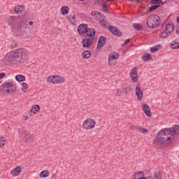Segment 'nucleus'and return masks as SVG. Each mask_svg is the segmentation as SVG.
I'll return each instance as SVG.
<instances>
[{
    "instance_id": "f257e3e1",
    "label": "nucleus",
    "mask_w": 179,
    "mask_h": 179,
    "mask_svg": "<svg viewBox=\"0 0 179 179\" xmlns=\"http://www.w3.org/2000/svg\"><path fill=\"white\" fill-rule=\"evenodd\" d=\"M24 61H26V49L20 48L11 50L6 54L2 62L5 66L9 65V64L19 66L22 64H24Z\"/></svg>"
},
{
    "instance_id": "f03ea898",
    "label": "nucleus",
    "mask_w": 179,
    "mask_h": 179,
    "mask_svg": "<svg viewBox=\"0 0 179 179\" xmlns=\"http://www.w3.org/2000/svg\"><path fill=\"white\" fill-rule=\"evenodd\" d=\"M10 26H13L14 29L18 31L19 34L26 36L30 29L27 24V20L23 16L16 17L15 16H10L9 20Z\"/></svg>"
},
{
    "instance_id": "7ed1b4c3",
    "label": "nucleus",
    "mask_w": 179,
    "mask_h": 179,
    "mask_svg": "<svg viewBox=\"0 0 179 179\" xmlns=\"http://www.w3.org/2000/svg\"><path fill=\"white\" fill-rule=\"evenodd\" d=\"M174 141L170 129H163L157 134V138L153 140V145L157 148H162V145H169Z\"/></svg>"
},
{
    "instance_id": "20e7f679",
    "label": "nucleus",
    "mask_w": 179,
    "mask_h": 179,
    "mask_svg": "<svg viewBox=\"0 0 179 179\" xmlns=\"http://www.w3.org/2000/svg\"><path fill=\"white\" fill-rule=\"evenodd\" d=\"M85 38L81 41L83 48H89L93 43H94V38L96 36V29L94 28L87 27L85 31Z\"/></svg>"
},
{
    "instance_id": "39448f33",
    "label": "nucleus",
    "mask_w": 179,
    "mask_h": 179,
    "mask_svg": "<svg viewBox=\"0 0 179 179\" xmlns=\"http://www.w3.org/2000/svg\"><path fill=\"white\" fill-rule=\"evenodd\" d=\"M0 90L3 93L13 94L16 92V84L13 81L5 82L0 87Z\"/></svg>"
},
{
    "instance_id": "423d86ee",
    "label": "nucleus",
    "mask_w": 179,
    "mask_h": 179,
    "mask_svg": "<svg viewBox=\"0 0 179 179\" xmlns=\"http://www.w3.org/2000/svg\"><path fill=\"white\" fill-rule=\"evenodd\" d=\"M160 23V17L157 15L152 14L147 18V25L150 29H156Z\"/></svg>"
},
{
    "instance_id": "0eeeda50",
    "label": "nucleus",
    "mask_w": 179,
    "mask_h": 179,
    "mask_svg": "<svg viewBox=\"0 0 179 179\" xmlns=\"http://www.w3.org/2000/svg\"><path fill=\"white\" fill-rule=\"evenodd\" d=\"M47 82L55 85V83H64L65 78L64 77H59L58 76H50L46 78Z\"/></svg>"
},
{
    "instance_id": "6e6552de",
    "label": "nucleus",
    "mask_w": 179,
    "mask_h": 179,
    "mask_svg": "<svg viewBox=\"0 0 179 179\" xmlns=\"http://www.w3.org/2000/svg\"><path fill=\"white\" fill-rule=\"evenodd\" d=\"M96 127V120L87 118L83 122V129H93Z\"/></svg>"
},
{
    "instance_id": "1a4fd4ad",
    "label": "nucleus",
    "mask_w": 179,
    "mask_h": 179,
    "mask_svg": "<svg viewBox=\"0 0 179 179\" xmlns=\"http://www.w3.org/2000/svg\"><path fill=\"white\" fill-rule=\"evenodd\" d=\"M130 78L134 83L138 81V69L136 66L133 67L130 71Z\"/></svg>"
},
{
    "instance_id": "9d476101",
    "label": "nucleus",
    "mask_w": 179,
    "mask_h": 179,
    "mask_svg": "<svg viewBox=\"0 0 179 179\" xmlns=\"http://www.w3.org/2000/svg\"><path fill=\"white\" fill-rule=\"evenodd\" d=\"M108 30L110 31L115 36H117V37H121L122 36V33L121 31L118 29L116 27H113V25H109L108 27Z\"/></svg>"
},
{
    "instance_id": "9b49d317",
    "label": "nucleus",
    "mask_w": 179,
    "mask_h": 179,
    "mask_svg": "<svg viewBox=\"0 0 179 179\" xmlns=\"http://www.w3.org/2000/svg\"><path fill=\"white\" fill-rule=\"evenodd\" d=\"M106 41H107V38H106L104 36H101L98 40L96 48L98 50H101V48L104 47V44H106Z\"/></svg>"
},
{
    "instance_id": "f8f14e48",
    "label": "nucleus",
    "mask_w": 179,
    "mask_h": 179,
    "mask_svg": "<svg viewBox=\"0 0 179 179\" xmlns=\"http://www.w3.org/2000/svg\"><path fill=\"white\" fill-rule=\"evenodd\" d=\"M136 96L138 101H142V99H143V92L139 85L136 87Z\"/></svg>"
},
{
    "instance_id": "ddd939ff",
    "label": "nucleus",
    "mask_w": 179,
    "mask_h": 179,
    "mask_svg": "<svg viewBox=\"0 0 179 179\" xmlns=\"http://www.w3.org/2000/svg\"><path fill=\"white\" fill-rule=\"evenodd\" d=\"M88 25L87 24H81L78 27V32L80 36L85 34V32L87 29Z\"/></svg>"
},
{
    "instance_id": "4468645a",
    "label": "nucleus",
    "mask_w": 179,
    "mask_h": 179,
    "mask_svg": "<svg viewBox=\"0 0 179 179\" xmlns=\"http://www.w3.org/2000/svg\"><path fill=\"white\" fill-rule=\"evenodd\" d=\"M142 110L145 113V115L148 117H152V111H150V108L148 104L143 103Z\"/></svg>"
},
{
    "instance_id": "2eb2a0df",
    "label": "nucleus",
    "mask_w": 179,
    "mask_h": 179,
    "mask_svg": "<svg viewBox=\"0 0 179 179\" xmlns=\"http://www.w3.org/2000/svg\"><path fill=\"white\" fill-rule=\"evenodd\" d=\"M20 173H22V166H20L15 167L10 171V174L13 177H17Z\"/></svg>"
},
{
    "instance_id": "dca6fc26",
    "label": "nucleus",
    "mask_w": 179,
    "mask_h": 179,
    "mask_svg": "<svg viewBox=\"0 0 179 179\" xmlns=\"http://www.w3.org/2000/svg\"><path fill=\"white\" fill-rule=\"evenodd\" d=\"M166 129L171 130V135H172V136H173V135L179 134V125H175L172 128H166Z\"/></svg>"
},
{
    "instance_id": "f3484780",
    "label": "nucleus",
    "mask_w": 179,
    "mask_h": 179,
    "mask_svg": "<svg viewBox=\"0 0 179 179\" xmlns=\"http://www.w3.org/2000/svg\"><path fill=\"white\" fill-rule=\"evenodd\" d=\"M24 141L28 145H31V143L33 142V135L30 134H27L24 137Z\"/></svg>"
},
{
    "instance_id": "a211bd4d",
    "label": "nucleus",
    "mask_w": 179,
    "mask_h": 179,
    "mask_svg": "<svg viewBox=\"0 0 179 179\" xmlns=\"http://www.w3.org/2000/svg\"><path fill=\"white\" fill-rule=\"evenodd\" d=\"M175 27H174V25L171 23H168L166 25V31H168V33H173V30H174Z\"/></svg>"
},
{
    "instance_id": "6ab92c4d",
    "label": "nucleus",
    "mask_w": 179,
    "mask_h": 179,
    "mask_svg": "<svg viewBox=\"0 0 179 179\" xmlns=\"http://www.w3.org/2000/svg\"><path fill=\"white\" fill-rule=\"evenodd\" d=\"M120 57V54L118 52H111L108 55V59H118V58Z\"/></svg>"
},
{
    "instance_id": "aec40b11",
    "label": "nucleus",
    "mask_w": 179,
    "mask_h": 179,
    "mask_svg": "<svg viewBox=\"0 0 179 179\" xmlns=\"http://www.w3.org/2000/svg\"><path fill=\"white\" fill-rule=\"evenodd\" d=\"M61 13L63 16H66V15H68V13H69V7L62 6L61 8Z\"/></svg>"
},
{
    "instance_id": "412c9836",
    "label": "nucleus",
    "mask_w": 179,
    "mask_h": 179,
    "mask_svg": "<svg viewBox=\"0 0 179 179\" xmlns=\"http://www.w3.org/2000/svg\"><path fill=\"white\" fill-rule=\"evenodd\" d=\"M170 48H172L173 50H178L179 43L176 41H173L172 42L170 43Z\"/></svg>"
},
{
    "instance_id": "4be33fe9",
    "label": "nucleus",
    "mask_w": 179,
    "mask_h": 179,
    "mask_svg": "<svg viewBox=\"0 0 179 179\" xmlns=\"http://www.w3.org/2000/svg\"><path fill=\"white\" fill-rule=\"evenodd\" d=\"M82 57L87 59L92 57V52H90V50H85L82 53Z\"/></svg>"
},
{
    "instance_id": "5701e85b",
    "label": "nucleus",
    "mask_w": 179,
    "mask_h": 179,
    "mask_svg": "<svg viewBox=\"0 0 179 179\" xmlns=\"http://www.w3.org/2000/svg\"><path fill=\"white\" fill-rule=\"evenodd\" d=\"M132 87L131 85H127V87H124L122 90L123 93L125 94H129L131 92H132Z\"/></svg>"
},
{
    "instance_id": "b1692460",
    "label": "nucleus",
    "mask_w": 179,
    "mask_h": 179,
    "mask_svg": "<svg viewBox=\"0 0 179 179\" xmlns=\"http://www.w3.org/2000/svg\"><path fill=\"white\" fill-rule=\"evenodd\" d=\"M36 111H37L38 113L40 111V105L33 106L29 112V115H31V114H30V113H33L34 114H36Z\"/></svg>"
},
{
    "instance_id": "393cba45",
    "label": "nucleus",
    "mask_w": 179,
    "mask_h": 179,
    "mask_svg": "<svg viewBox=\"0 0 179 179\" xmlns=\"http://www.w3.org/2000/svg\"><path fill=\"white\" fill-rule=\"evenodd\" d=\"M141 58L143 61H145V62L150 61V59H152V55H150V53H145L143 55Z\"/></svg>"
},
{
    "instance_id": "a878e982",
    "label": "nucleus",
    "mask_w": 179,
    "mask_h": 179,
    "mask_svg": "<svg viewBox=\"0 0 179 179\" xmlns=\"http://www.w3.org/2000/svg\"><path fill=\"white\" fill-rule=\"evenodd\" d=\"M15 80L17 82H24V80H26V77L22 74H18L15 76Z\"/></svg>"
},
{
    "instance_id": "bb28decb",
    "label": "nucleus",
    "mask_w": 179,
    "mask_h": 179,
    "mask_svg": "<svg viewBox=\"0 0 179 179\" xmlns=\"http://www.w3.org/2000/svg\"><path fill=\"white\" fill-rule=\"evenodd\" d=\"M50 176V171H42L40 174L39 177L41 178H45Z\"/></svg>"
},
{
    "instance_id": "cd10ccee",
    "label": "nucleus",
    "mask_w": 179,
    "mask_h": 179,
    "mask_svg": "<svg viewBox=\"0 0 179 179\" xmlns=\"http://www.w3.org/2000/svg\"><path fill=\"white\" fill-rule=\"evenodd\" d=\"M170 34H171L170 32L164 30V31H162L159 34V37L161 38H166V37H169V36H170Z\"/></svg>"
},
{
    "instance_id": "c85d7f7f",
    "label": "nucleus",
    "mask_w": 179,
    "mask_h": 179,
    "mask_svg": "<svg viewBox=\"0 0 179 179\" xmlns=\"http://www.w3.org/2000/svg\"><path fill=\"white\" fill-rule=\"evenodd\" d=\"M143 174H145V173H143V171H137L136 172L133 177H134V179H139L141 178V177H142V176H143Z\"/></svg>"
},
{
    "instance_id": "c756f323",
    "label": "nucleus",
    "mask_w": 179,
    "mask_h": 179,
    "mask_svg": "<svg viewBox=\"0 0 179 179\" xmlns=\"http://www.w3.org/2000/svg\"><path fill=\"white\" fill-rule=\"evenodd\" d=\"M22 10H23V7L20 6V5H17L15 7V13H17V15L22 14Z\"/></svg>"
},
{
    "instance_id": "7c9ffc66",
    "label": "nucleus",
    "mask_w": 179,
    "mask_h": 179,
    "mask_svg": "<svg viewBox=\"0 0 179 179\" xmlns=\"http://www.w3.org/2000/svg\"><path fill=\"white\" fill-rule=\"evenodd\" d=\"M133 27L137 30V31H141V30L143 29V27L142 25L138 24V23H134L133 24Z\"/></svg>"
},
{
    "instance_id": "2f4dec72",
    "label": "nucleus",
    "mask_w": 179,
    "mask_h": 179,
    "mask_svg": "<svg viewBox=\"0 0 179 179\" xmlns=\"http://www.w3.org/2000/svg\"><path fill=\"white\" fill-rule=\"evenodd\" d=\"M136 129H138V131H140L141 134H148V132H149V131L147 129L141 126L136 127Z\"/></svg>"
},
{
    "instance_id": "473e14b6",
    "label": "nucleus",
    "mask_w": 179,
    "mask_h": 179,
    "mask_svg": "<svg viewBox=\"0 0 179 179\" xmlns=\"http://www.w3.org/2000/svg\"><path fill=\"white\" fill-rule=\"evenodd\" d=\"M160 50V46L155 45L154 47L150 48V52H156Z\"/></svg>"
},
{
    "instance_id": "72a5a7b5",
    "label": "nucleus",
    "mask_w": 179,
    "mask_h": 179,
    "mask_svg": "<svg viewBox=\"0 0 179 179\" xmlns=\"http://www.w3.org/2000/svg\"><path fill=\"white\" fill-rule=\"evenodd\" d=\"M108 61L109 65L110 66H115V64H117V60L116 59H108Z\"/></svg>"
},
{
    "instance_id": "f704fd0d",
    "label": "nucleus",
    "mask_w": 179,
    "mask_h": 179,
    "mask_svg": "<svg viewBox=\"0 0 179 179\" xmlns=\"http://www.w3.org/2000/svg\"><path fill=\"white\" fill-rule=\"evenodd\" d=\"M163 3V0H151V5H160Z\"/></svg>"
},
{
    "instance_id": "c9c22d12",
    "label": "nucleus",
    "mask_w": 179,
    "mask_h": 179,
    "mask_svg": "<svg viewBox=\"0 0 179 179\" xmlns=\"http://www.w3.org/2000/svg\"><path fill=\"white\" fill-rule=\"evenodd\" d=\"M6 142V139L5 137H0V148H3L5 146V143Z\"/></svg>"
},
{
    "instance_id": "e433bc0d",
    "label": "nucleus",
    "mask_w": 179,
    "mask_h": 179,
    "mask_svg": "<svg viewBox=\"0 0 179 179\" xmlns=\"http://www.w3.org/2000/svg\"><path fill=\"white\" fill-rule=\"evenodd\" d=\"M102 10L103 12H109L108 7L107 6V3L103 2L102 3Z\"/></svg>"
},
{
    "instance_id": "4c0bfd02",
    "label": "nucleus",
    "mask_w": 179,
    "mask_h": 179,
    "mask_svg": "<svg viewBox=\"0 0 179 179\" xmlns=\"http://www.w3.org/2000/svg\"><path fill=\"white\" fill-rule=\"evenodd\" d=\"M157 8H160V5L154 4V6H152L151 7L149 8V11L153 12V10H156V9H157Z\"/></svg>"
},
{
    "instance_id": "58836bf2",
    "label": "nucleus",
    "mask_w": 179,
    "mask_h": 179,
    "mask_svg": "<svg viewBox=\"0 0 179 179\" xmlns=\"http://www.w3.org/2000/svg\"><path fill=\"white\" fill-rule=\"evenodd\" d=\"M66 17L69 22H72V20H75V19H76V15H68Z\"/></svg>"
},
{
    "instance_id": "ea45409f",
    "label": "nucleus",
    "mask_w": 179,
    "mask_h": 179,
    "mask_svg": "<svg viewBox=\"0 0 179 179\" xmlns=\"http://www.w3.org/2000/svg\"><path fill=\"white\" fill-rule=\"evenodd\" d=\"M100 26H101L102 27H105L106 26V23H107V21H106L105 20H101L100 22Z\"/></svg>"
},
{
    "instance_id": "a19ab883",
    "label": "nucleus",
    "mask_w": 179,
    "mask_h": 179,
    "mask_svg": "<svg viewBox=\"0 0 179 179\" xmlns=\"http://www.w3.org/2000/svg\"><path fill=\"white\" fill-rule=\"evenodd\" d=\"M122 93V91L117 90V92L115 94V96H118V97H121V94H120Z\"/></svg>"
},
{
    "instance_id": "79ce46f5",
    "label": "nucleus",
    "mask_w": 179,
    "mask_h": 179,
    "mask_svg": "<svg viewBox=\"0 0 179 179\" xmlns=\"http://www.w3.org/2000/svg\"><path fill=\"white\" fill-rule=\"evenodd\" d=\"M27 87H29V86L27 85V83H22V90H26V89H27Z\"/></svg>"
},
{
    "instance_id": "37998d69",
    "label": "nucleus",
    "mask_w": 179,
    "mask_h": 179,
    "mask_svg": "<svg viewBox=\"0 0 179 179\" xmlns=\"http://www.w3.org/2000/svg\"><path fill=\"white\" fill-rule=\"evenodd\" d=\"M6 76V73H0V79H3Z\"/></svg>"
},
{
    "instance_id": "c03bdc74",
    "label": "nucleus",
    "mask_w": 179,
    "mask_h": 179,
    "mask_svg": "<svg viewBox=\"0 0 179 179\" xmlns=\"http://www.w3.org/2000/svg\"><path fill=\"white\" fill-rule=\"evenodd\" d=\"M129 41H131V39H127L124 43L122 44V47H124V45H127V44L129 43Z\"/></svg>"
},
{
    "instance_id": "a18cd8bd",
    "label": "nucleus",
    "mask_w": 179,
    "mask_h": 179,
    "mask_svg": "<svg viewBox=\"0 0 179 179\" xmlns=\"http://www.w3.org/2000/svg\"><path fill=\"white\" fill-rule=\"evenodd\" d=\"M94 5H100V0H94Z\"/></svg>"
},
{
    "instance_id": "49530a36",
    "label": "nucleus",
    "mask_w": 179,
    "mask_h": 179,
    "mask_svg": "<svg viewBox=\"0 0 179 179\" xmlns=\"http://www.w3.org/2000/svg\"><path fill=\"white\" fill-rule=\"evenodd\" d=\"M99 17H101L102 20H104V19H106V15H104V14H101Z\"/></svg>"
},
{
    "instance_id": "de8ad7c7",
    "label": "nucleus",
    "mask_w": 179,
    "mask_h": 179,
    "mask_svg": "<svg viewBox=\"0 0 179 179\" xmlns=\"http://www.w3.org/2000/svg\"><path fill=\"white\" fill-rule=\"evenodd\" d=\"M22 119L24 120V121H26V120H29V116L28 115H24L23 116V117H22Z\"/></svg>"
},
{
    "instance_id": "09e8293b",
    "label": "nucleus",
    "mask_w": 179,
    "mask_h": 179,
    "mask_svg": "<svg viewBox=\"0 0 179 179\" xmlns=\"http://www.w3.org/2000/svg\"><path fill=\"white\" fill-rule=\"evenodd\" d=\"M96 11H95V12H92V13H91V16H93L94 17H96Z\"/></svg>"
},
{
    "instance_id": "8fccbe9b",
    "label": "nucleus",
    "mask_w": 179,
    "mask_h": 179,
    "mask_svg": "<svg viewBox=\"0 0 179 179\" xmlns=\"http://www.w3.org/2000/svg\"><path fill=\"white\" fill-rule=\"evenodd\" d=\"M96 15H98V16H101V13L99 12V11H95Z\"/></svg>"
},
{
    "instance_id": "3c124183",
    "label": "nucleus",
    "mask_w": 179,
    "mask_h": 179,
    "mask_svg": "<svg viewBox=\"0 0 179 179\" xmlns=\"http://www.w3.org/2000/svg\"><path fill=\"white\" fill-rule=\"evenodd\" d=\"M131 1V3H136V0H129Z\"/></svg>"
},
{
    "instance_id": "603ef678",
    "label": "nucleus",
    "mask_w": 179,
    "mask_h": 179,
    "mask_svg": "<svg viewBox=\"0 0 179 179\" xmlns=\"http://www.w3.org/2000/svg\"><path fill=\"white\" fill-rule=\"evenodd\" d=\"M142 2V0H136V3H141Z\"/></svg>"
},
{
    "instance_id": "864d4df0",
    "label": "nucleus",
    "mask_w": 179,
    "mask_h": 179,
    "mask_svg": "<svg viewBox=\"0 0 179 179\" xmlns=\"http://www.w3.org/2000/svg\"><path fill=\"white\" fill-rule=\"evenodd\" d=\"M130 129H132L133 131L135 130V126H131Z\"/></svg>"
},
{
    "instance_id": "5fc2aeb1",
    "label": "nucleus",
    "mask_w": 179,
    "mask_h": 179,
    "mask_svg": "<svg viewBox=\"0 0 179 179\" xmlns=\"http://www.w3.org/2000/svg\"><path fill=\"white\" fill-rule=\"evenodd\" d=\"M33 21H30L29 22V26H31L32 24H33Z\"/></svg>"
},
{
    "instance_id": "6e6d98bb",
    "label": "nucleus",
    "mask_w": 179,
    "mask_h": 179,
    "mask_svg": "<svg viewBox=\"0 0 179 179\" xmlns=\"http://www.w3.org/2000/svg\"><path fill=\"white\" fill-rule=\"evenodd\" d=\"M176 22H177V23H179V17H178L176 18Z\"/></svg>"
},
{
    "instance_id": "4d7b16f0",
    "label": "nucleus",
    "mask_w": 179,
    "mask_h": 179,
    "mask_svg": "<svg viewBox=\"0 0 179 179\" xmlns=\"http://www.w3.org/2000/svg\"><path fill=\"white\" fill-rule=\"evenodd\" d=\"M177 97H178V99H179V90H178V93H177Z\"/></svg>"
},
{
    "instance_id": "13d9d810",
    "label": "nucleus",
    "mask_w": 179,
    "mask_h": 179,
    "mask_svg": "<svg viewBox=\"0 0 179 179\" xmlns=\"http://www.w3.org/2000/svg\"><path fill=\"white\" fill-rule=\"evenodd\" d=\"M107 1L110 2H113V1H115V0H107Z\"/></svg>"
},
{
    "instance_id": "bf43d9fd",
    "label": "nucleus",
    "mask_w": 179,
    "mask_h": 179,
    "mask_svg": "<svg viewBox=\"0 0 179 179\" xmlns=\"http://www.w3.org/2000/svg\"><path fill=\"white\" fill-rule=\"evenodd\" d=\"M78 1H80V2H83V1H86V0H78Z\"/></svg>"
}]
</instances>
